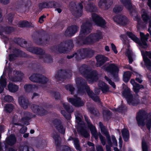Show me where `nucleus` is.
Masks as SVG:
<instances>
[{
  "label": "nucleus",
  "mask_w": 151,
  "mask_h": 151,
  "mask_svg": "<svg viewBox=\"0 0 151 151\" xmlns=\"http://www.w3.org/2000/svg\"><path fill=\"white\" fill-rule=\"evenodd\" d=\"M76 82L78 93L83 94L85 91L89 97L94 101H100L99 97L96 95L90 90L89 86L88 85L86 81L84 79L81 77L77 78L76 79Z\"/></svg>",
  "instance_id": "nucleus-1"
},
{
  "label": "nucleus",
  "mask_w": 151,
  "mask_h": 151,
  "mask_svg": "<svg viewBox=\"0 0 151 151\" xmlns=\"http://www.w3.org/2000/svg\"><path fill=\"white\" fill-rule=\"evenodd\" d=\"M91 26L90 23H85L82 24L81 26L80 31V35L76 41V43L78 45L82 46L84 45L83 43L84 36H81V34H88L90 33L91 31Z\"/></svg>",
  "instance_id": "nucleus-2"
},
{
  "label": "nucleus",
  "mask_w": 151,
  "mask_h": 151,
  "mask_svg": "<svg viewBox=\"0 0 151 151\" xmlns=\"http://www.w3.org/2000/svg\"><path fill=\"white\" fill-rule=\"evenodd\" d=\"M74 45L73 40H67L58 45V52L60 53H65L66 52L70 51L73 48Z\"/></svg>",
  "instance_id": "nucleus-3"
},
{
  "label": "nucleus",
  "mask_w": 151,
  "mask_h": 151,
  "mask_svg": "<svg viewBox=\"0 0 151 151\" xmlns=\"http://www.w3.org/2000/svg\"><path fill=\"white\" fill-rule=\"evenodd\" d=\"M23 43L25 45L26 50L31 53L39 55H42L45 53L43 49L34 46L31 43H27L26 41H24Z\"/></svg>",
  "instance_id": "nucleus-4"
},
{
  "label": "nucleus",
  "mask_w": 151,
  "mask_h": 151,
  "mask_svg": "<svg viewBox=\"0 0 151 151\" xmlns=\"http://www.w3.org/2000/svg\"><path fill=\"white\" fill-rule=\"evenodd\" d=\"M126 34L131 40L138 44L140 47L143 48L147 47V44L145 41L146 39H144V37H142V38L141 39V41L139 39L131 32L127 31Z\"/></svg>",
  "instance_id": "nucleus-5"
},
{
  "label": "nucleus",
  "mask_w": 151,
  "mask_h": 151,
  "mask_svg": "<svg viewBox=\"0 0 151 151\" xmlns=\"http://www.w3.org/2000/svg\"><path fill=\"white\" fill-rule=\"evenodd\" d=\"M69 7L70 9H74L75 7V10L73 13V15L76 17H79L81 16L83 11V6L82 3H79L76 4L74 2L70 3Z\"/></svg>",
  "instance_id": "nucleus-6"
},
{
  "label": "nucleus",
  "mask_w": 151,
  "mask_h": 151,
  "mask_svg": "<svg viewBox=\"0 0 151 151\" xmlns=\"http://www.w3.org/2000/svg\"><path fill=\"white\" fill-rule=\"evenodd\" d=\"M106 70L112 75L113 78L115 81H119L118 73L119 70L117 66L115 64H110L106 67Z\"/></svg>",
  "instance_id": "nucleus-7"
},
{
  "label": "nucleus",
  "mask_w": 151,
  "mask_h": 151,
  "mask_svg": "<svg viewBox=\"0 0 151 151\" xmlns=\"http://www.w3.org/2000/svg\"><path fill=\"white\" fill-rule=\"evenodd\" d=\"M29 80L34 82L45 84L47 83L48 79L43 75L39 73H34L29 77Z\"/></svg>",
  "instance_id": "nucleus-8"
},
{
  "label": "nucleus",
  "mask_w": 151,
  "mask_h": 151,
  "mask_svg": "<svg viewBox=\"0 0 151 151\" xmlns=\"http://www.w3.org/2000/svg\"><path fill=\"white\" fill-rule=\"evenodd\" d=\"M76 121L78 122V127L77 130L78 132L81 133V135L85 138H87L90 136V134L87 131L84 123H80L81 122V119L79 116H76Z\"/></svg>",
  "instance_id": "nucleus-9"
},
{
  "label": "nucleus",
  "mask_w": 151,
  "mask_h": 151,
  "mask_svg": "<svg viewBox=\"0 0 151 151\" xmlns=\"http://www.w3.org/2000/svg\"><path fill=\"white\" fill-rule=\"evenodd\" d=\"M45 31L41 29L36 32L35 34L32 37L35 43L37 45H42L43 43L42 38L45 36Z\"/></svg>",
  "instance_id": "nucleus-10"
},
{
  "label": "nucleus",
  "mask_w": 151,
  "mask_h": 151,
  "mask_svg": "<svg viewBox=\"0 0 151 151\" xmlns=\"http://www.w3.org/2000/svg\"><path fill=\"white\" fill-rule=\"evenodd\" d=\"M147 116V113L144 110H140L137 113L136 119L139 126H144V121Z\"/></svg>",
  "instance_id": "nucleus-11"
},
{
  "label": "nucleus",
  "mask_w": 151,
  "mask_h": 151,
  "mask_svg": "<svg viewBox=\"0 0 151 151\" xmlns=\"http://www.w3.org/2000/svg\"><path fill=\"white\" fill-rule=\"evenodd\" d=\"M70 73L68 70L61 69L56 73L55 77L58 81H62L68 78Z\"/></svg>",
  "instance_id": "nucleus-12"
},
{
  "label": "nucleus",
  "mask_w": 151,
  "mask_h": 151,
  "mask_svg": "<svg viewBox=\"0 0 151 151\" xmlns=\"http://www.w3.org/2000/svg\"><path fill=\"white\" fill-rule=\"evenodd\" d=\"M84 118L85 121L86 122L87 126L89 129L92 136L94 137L95 139H97L98 138V135L96 127L92 124L90 119L88 116L85 115Z\"/></svg>",
  "instance_id": "nucleus-13"
},
{
  "label": "nucleus",
  "mask_w": 151,
  "mask_h": 151,
  "mask_svg": "<svg viewBox=\"0 0 151 151\" xmlns=\"http://www.w3.org/2000/svg\"><path fill=\"white\" fill-rule=\"evenodd\" d=\"M78 53L82 57V59L90 58L93 56L94 52L93 50L89 48H84L78 50Z\"/></svg>",
  "instance_id": "nucleus-14"
},
{
  "label": "nucleus",
  "mask_w": 151,
  "mask_h": 151,
  "mask_svg": "<svg viewBox=\"0 0 151 151\" xmlns=\"http://www.w3.org/2000/svg\"><path fill=\"white\" fill-rule=\"evenodd\" d=\"M92 18L97 26L103 28L105 27L106 21L102 17L96 13H93L92 14Z\"/></svg>",
  "instance_id": "nucleus-15"
},
{
  "label": "nucleus",
  "mask_w": 151,
  "mask_h": 151,
  "mask_svg": "<svg viewBox=\"0 0 151 151\" xmlns=\"http://www.w3.org/2000/svg\"><path fill=\"white\" fill-rule=\"evenodd\" d=\"M31 108L33 113L41 116H45L48 113L47 111L42 107L39 106L38 105L32 104Z\"/></svg>",
  "instance_id": "nucleus-16"
},
{
  "label": "nucleus",
  "mask_w": 151,
  "mask_h": 151,
  "mask_svg": "<svg viewBox=\"0 0 151 151\" xmlns=\"http://www.w3.org/2000/svg\"><path fill=\"white\" fill-rule=\"evenodd\" d=\"M98 72L96 70H90L85 78L88 80L89 83H93L98 81Z\"/></svg>",
  "instance_id": "nucleus-17"
},
{
  "label": "nucleus",
  "mask_w": 151,
  "mask_h": 151,
  "mask_svg": "<svg viewBox=\"0 0 151 151\" xmlns=\"http://www.w3.org/2000/svg\"><path fill=\"white\" fill-rule=\"evenodd\" d=\"M113 19L115 22L122 26H125L129 23V20L127 17L125 16L122 14L115 16Z\"/></svg>",
  "instance_id": "nucleus-18"
},
{
  "label": "nucleus",
  "mask_w": 151,
  "mask_h": 151,
  "mask_svg": "<svg viewBox=\"0 0 151 151\" xmlns=\"http://www.w3.org/2000/svg\"><path fill=\"white\" fill-rule=\"evenodd\" d=\"M52 122L55 128L59 132L62 134H65V127L64 126L62 122L60 119H55Z\"/></svg>",
  "instance_id": "nucleus-19"
},
{
  "label": "nucleus",
  "mask_w": 151,
  "mask_h": 151,
  "mask_svg": "<svg viewBox=\"0 0 151 151\" xmlns=\"http://www.w3.org/2000/svg\"><path fill=\"white\" fill-rule=\"evenodd\" d=\"M52 122L55 128L59 132L62 134H65V127L64 126L62 122L60 119H55Z\"/></svg>",
  "instance_id": "nucleus-20"
},
{
  "label": "nucleus",
  "mask_w": 151,
  "mask_h": 151,
  "mask_svg": "<svg viewBox=\"0 0 151 151\" xmlns=\"http://www.w3.org/2000/svg\"><path fill=\"white\" fill-rule=\"evenodd\" d=\"M78 28V27L75 24L68 27L65 32L64 35L66 37L73 36L77 32Z\"/></svg>",
  "instance_id": "nucleus-21"
},
{
  "label": "nucleus",
  "mask_w": 151,
  "mask_h": 151,
  "mask_svg": "<svg viewBox=\"0 0 151 151\" xmlns=\"http://www.w3.org/2000/svg\"><path fill=\"white\" fill-rule=\"evenodd\" d=\"M24 117L21 119V122L24 125H28L29 124V121L31 119L36 117L35 114L29 111H24L23 113Z\"/></svg>",
  "instance_id": "nucleus-22"
},
{
  "label": "nucleus",
  "mask_w": 151,
  "mask_h": 151,
  "mask_svg": "<svg viewBox=\"0 0 151 151\" xmlns=\"http://www.w3.org/2000/svg\"><path fill=\"white\" fill-rule=\"evenodd\" d=\"M96 60V66L97 67H101L102 66L106 61L109 60V58L105 56L99 54L95 57Z\"/></svg>",
  "instance_id": "nucleus-23"
},
{
  "label": "nucleus",
  "mask_w": 151,
  "mask_h": 151,
  "mask_svg": "<svg viewBox=\"0 0 151 151\" xmlns=\"http://www.w3.org/2000/svg\"><path fill=\"white\" fill-rule=\"evenodd\" d=\"M68 101L73 106L76 107H80L84 105L83 101L81 100V98L76 96L74 98H70L68 99Z\"/></svg>",
  "instance_id": "nucleus-24"
},
{
  "label": "nucleus",
  "mask_w": 151,
  "mask_h": 151,
  "mask_svg": "<svg viewBox=\"0 0 151 151\" xmlns=\"http://www.w3.org/2000/svg\"><path fill=\"white\" fill-rule=\"evenodd\" d=\"M122 3L127 8L131 16H133L134 14H135L137 12L136 10L133 8L129 0H120Z\"/></svg>",
  "instance_id": "nucleus-25"
},
{
  "label": "nucleus",
  "mask_w": 151,
  "mask_h": 151,
  "mask_svg": "<svg viewBox=\"0 0 151 151\" xmlns=\"http://www.w3.org/2000/svg\"><path fill=\"white\" fill-rule=\"evenodd\" d=\"M147 56H148L151 59V52L150 51H145V55L142 54V56L145 65L148 70L151 71V61L147 57Z\"/></svg>",
  "instance_id": "nucleus-26"
},
{
  "label": "nucleus",
  "mask_w": 151,
  "mask_h": 151,
  "mask_svg": "<svg viewBox=\"0 0 151 151\" xmlns=\"http://www.w3.org/2000/svg\"><path fill=\"white\" fill-rule=\"evenodd\" d=\"M122 95L125 98L127 103H130L132 100L133 96L130 94V89L129 88H125L122 92Z\"/></svg>",
  "instance_id": "nucleus-27"
},
{
  "label": "nucleus",
  "mask_w": 151,
  "mask_h": 151,
  "mask_svg": "<svg viewBox=\"0 0 151 151\" xmlns=\"http://www.w3.org/2000/svg\"><path fill=\"white\" fill-rule=\"evenodd\" d=\"M113 4L112 0H100L98 5L99 7L102 8L104 7L108 9Z\"/></svg>",
  "instance_id": "nucleus-28"
},
{
  "label": "nucleus",
  "mask_w": 151,
  "mask_h": 151,
  "mask_svg": "<svg viewBox=\"0 0 151 151\" xmlns=\"http://www.w3.org/2000/svg\"><path fill=\"white\" fill-rule=\"evenodd\" d=\"M79 70L80 73L85 78L90 71L88 66L85 64L82 65L79 68Z\"/></svg>",
  "instance_id": "nucleus-29"
},
{
  "label": "nucleus",
  "mask_w": 151,
  "mask_h": 151,
  "mask_svg": "<svg viewBox=\"0 0 151 151\" xmlns=\"http://www.w3.org/2000/svg\"><path fill=\"white\" fill-rule=\"evenodd\" d=\"M19 104L24 109H27L29 105L27 99L23 97L19 98L18 99Z\"/></svg>",
  "instance_id": "nucleus-30"
},
{
  "label": "nucleus",
  "mask_w": 151,
  "mask_h": 151,
  "mask_svg": "<svg viewBox=\"0 0 151 151\" xmlns=\"http://www.w3.org/2000/svg\"><path fill=\"white\" fill-rule=\"evenodd\" d=\"M99 88L103 93H105L109 91V88L108 86L104 82H100L99 83Z\"/></svg>",
  "instance_id": "nucleus-31"
},
{
  "label": "nucleus",
  "mask_w": 151,
  "mask_h": 151,
  "mask_svg": "<svg viewBox=\"0 0 151 151\" xmlns=\"http://www.w3.org/2000/svg\"><path fill=\"white\" fill-rule=\"evenodd\" d=\"M12 52L15 54V55L17 56V57H20L27 58L28 55L24 51L16 48H15L13 50Z\"/></svg>",
  "instance_id": "nucleus-32"
},
{
  "label": "nucleus",
  "mask_w": 151,
  "mask_h": 151,
  "mask_svg": "<svg viewBox=\"0 0 151 151\" xmlns=\"http://www.w3.org/2000/svg\"><path fill=\"white\" fill-rule=\"evenodd\" d=\"M16 141V138L15 135L11 134L7 138L6 142L9 145L12 146L15 144Z\"/></svg>",
  "instance_id": "nucleus-33"
},
{
  "label": "nucleus",
  "mask_w": 151,
  "mask_h": 151,
  "mask_svg": "<svg viewBox=\"0 0 151 151\" xmlns=\"http://www.w3.org/2000/svg\"><path fill=\"white\" fill-rule=\"evenodd\" d=\"M18 86L12 83H10L8 85V90L9 92L15 93L19 89Z\"/></svg>",
  "instance_id": "nucleus-34"
},
{
  "label": "nucleus",
  "mask_w": 151,
  "mask_h": 151,
  "mask_svg": "<svg viewBox=\"0 0 151 151\" xmlns=\"http://www.w3.org/2000/svg\"><path fill=\"white\" fill-rule=\"evenodd\" d=\"M122 137L124 141H128L129 137V130L126 128H124L121 131Z\"/></svg>",
  "instance_id": "nucleus-35"
},
{
  "label": "nucleus",
  "mask_w": 151,
  "mask_h": 151,
  "mask_svg": "<svg viewBox=\"0 0 151 151\" xmlns=\"http://www.w3.org/2000/svg\"><path fill=\"white\" fill-rule=\"evenodd\" d=\"M86 11L90 12H96L97 8L93 3H90L87 4V6L85 7Z\"/></svg>",
  "instance_id": "nucleus-36"
},
{
  "label": "nucleus",
  "mask_w": 151,
  "mask_h": 151,
  "mask_svg": "<svg viewBox=\"0 0 151 151\" xmlns=\"http://www.w3.org/2000/svg\"><path fill=\"white\" fill-rule=\"evenodd\" d=\"M92 38L93 39L94 43L99 41L102 37V33L101 32H99L96 33L90 34Z\"/></svg>",
  "instance_id": "nucleus-37"
},
{
  "label": "nucleus",
  "mask_w": 151,
  "mask_h": 151,
  "mask_svg": "<svg viewBox=\"0 0 151 151\" xmlns=\"http://www.w3.org/2000/svg\"><path fill=\"white\" fill-rule=\"evenodd\" d=\"M102 113L104 119L107 121H108L110 119L111 116V113L109 110L108 109L103 110Z\"/></svg>",
  "instance_id": "nucleus-38"
},
{
  "label": "nucleus",
  "mask_w": 151,
  "mask_h": 151,
  "mask_svg": "<svg viewBox=\"0 0 151 151\" xmlns=\"http://www.w3.org/2000/svg\"><path fill=\"white\" fill-rule=\"evenodd\" d=\"M141 17L144 22L145 23L151 20V16L149 15L147 12L145 11L142 12Z\"/></svg>",
  "instance_id": "nucleus-39"
},
{
  "label": "nucleus",
  "mask_w": 151,
  "mask_h": 151,
  "mask_svg": "<svg viewBox=\"0 0 151 151\" xmlns=\"http://www.w3.org/2000/svg\"><path fill=\"white\" fill-rule=\"evenodd\" d=\"M90 34L86 37L84 36V41L83 42L84 45H91L94 43V42H93V39L92 38Z\"/></svg>",
  "instance_id": "nucleus-40"
},
{
  "label": "nucleus",
  "mask_w": 151,
  "mask_h": 151,
  "mask_svg": "<svg viewBox=\"0 0 151 151\" xmlns=\"http://www.w3.org/2000/svg\"><path fill=\"white\" fill-rule=\"evenodd\" d=\"M18 151H35L32 147L27 145H19L18 148Z\"/></svg>",
  "instance_id": "nucleus-41"
},
{
  "label": "nucleus",
  "mask_w": 151,
  "mask_h": 151,
  "mask_svg": "<svg viewBox=\"0 0 151 151\" xmlns=\"http://www.w3.org/2000/svg\"><path fill=\"white\" fill-rule=\"evenodd\" d=\"M132 74V73L127 71L124 72L123 75V81L125 83H127L129 81Z\"/></svg>",
  "instance_id": "nucleus-42"
},
{
  "label": "nucleus",
  "mask_w": 151,
  "mask_h": 151,
  "mask_svg": "<svg viewBox=\"0 0 151 151\" xmlns=\"http://www.w3.org/2000/svg\"><path fill=\"white\" fill-rule=\"evenodd\" d=\"M14 108V106L13 104H7L5 105L4 108V109L5 112L9 113L12 112Z\"/></svg>",
  "instance_id": "nucleus-43"
},
{
  "label": "nucleus",
  "mask_w": 151,
  "mask_h": 151,
  "mask_svg": "<svg viewBox=\"0 0 151 151\" xmlns=\"http://www.w3.org/2000/svg\"><path fill=\"white\" fill-rule=\"evenodd\" d=\"M52 137L55 140V144L56 145V148L58 149V148H60V142L59 140V135L57 134H53Z\"/></svg>",
  "instance_id": "nucleus-44"
},
{
  "label": "nucleus",
  "mask_w": 151,
  "mask_h": 151,
  "mask_svg": "<svg viewBox=\"0 0 151 151\" xmlns=\"http://www.w3.org/2000/svg\"><path fill=\"white\" fill-rule=\"evenodd\" d=\"M35 87V85L29 84H26L24 86L25 92H32Z\"/></svg>",
  "instance_id": "nucleus-45"
},
{
  "label": "nucleus",
  "mask_w": 151,
  "mask_h": 151,
  "mask_svg": "<svg viewBox=\"0 0 151 151\" xmlns=\"http://www.w3.org/2000/svg\"><path fill=\"white\" fill-rule=\"evenodd\" d=\"M88 110L91 114L95 116H99L100 115L99 111L93 107H90Z\"/></svg>",
  "instance_id": "nucleus-46"
},
{
  "label": "nucleus",
  "mask_w": 151,
  "mask_h": 151,
  "mask_svg": "<svg viewBox=\"0 0 151 151\" xmlns=\"http://www.w3.org/2000/svg\"><path fill=\"white\" fill-rule=\"evenodd\" d=\"M144 88V86L143 85L137 83H135V84L133 85L134 91L136 93H138L140 89Z\"/></svg>",
  "instance_id": "nucleus-47"
},
{
  "label": "nucleus",
  "mask_w": 151,
  "mask_h": 151,
  "mask_svg": "<svg viewBox=\"0 0 151 151\" xmlns=\"http://www.w3.org/2000/svg\"><path fill=\"white\" fill-rule=\"evenodd\" d=\"M18 25L19 27L22 28L29 27L30 26L29 22L28 21H26L19 22Z\"/></svg>",
  "instance_id": "nucleus-48"
},
{
  "label": "nucleus",
  "mask_w": 151,
  "mask_h": 151,
  "mask_svg": "<svg viewBox=\"0 0 151 151\" xmlns=\"http://www.w3.org/2000/svg\"><path fill=\"white\" fill-rule=\"evenodd\" d=\"M51 94L54 98L56 101H58L60 99V94L59 92L56 91H53L51 92Z\"/></svg>",
  "instance_id": "nucleus-49"
},
{
  "label": "nucleus",
  "mask_w": 151,
  "mask_h": 151,
  "mask_svg": "<svg viewBox=\"0 0 151 151\" xmlns=\"http://www.w3.org/2000/svg\"><path fill=\"white\" fill-rule=\"evenodd\" d=\"M45 53L42 55H44L45 58L44 60L45 62L47 63H50L52 62V56L49 54H45Z\"/></svg>",
  "instance_id": "nucleus-50"
},
{
  "label": "nucleus",
  "mask_w": 151,
  "mask_h": 151,
  "mask_svg": "<svg viewBox=\"0 0 151 151\" xmlns=\"http://www.w3.org/2000/svg\"><path fill=\"white\" fill-rule=\"evenodd\" d=\"M127 110V107L124 105H122L121 106L115 109L116 111L120 113H125Z\"/></svg>",
  "instance_id": "nucleus-51"
},
{
  "label": "nucleus",
  "mask_w": 151,
  "mask_h": 151,
  "mask_svg": "<svg viewBox=\"0 0 151 151\" xmlns=\"http://www.w3.org/2000/svg\"><path fill=\"white\" fill-rule=\"evenodd\" d=\"M14 30V27H12L7 26L4 29V31L6 34H9Z\"/></svg>",
  "instance_id": "nucleus-52"
},
{
  "label": "nucleus",
  "mask_w": 151,
  "mask_h": 151,
  "mask_svg": "<svg viewBox=\"0 0 151 151\" xmlns=\"http://www.w3.org/2000/svg\"><path fill=\"white\" fill-rule=\"evenodd\" d=\"M74 144L76 149L77 150H79L81 149L79 141L78 138H74Z\"/></svg>",
  "instance_id": "nucleus-53"
},
{
  "label": "nucleus",
  "mask_w": 151,
  "mask_h": 151,
  "mask_svg": "<svg viewBox=\"0 0 151 151\" xmlns=\"http://www.w3.org/2000/svg\"><path fill=\"white\" fill-rule=\"evenodd\" d=\"M65 87L66 89L69 91L72 94L74 93L75 89L72 85L67 84L65 86Z\"/></svg>",
  "instance_id": "nucleus-54"
},
{
  "label": "nucleus",
  "mask_w": 151,
  "mask_h": 151,
  "mask_svg": "<svg viewBox=\"0 0 151 151\" xmlns=\"http://www.w3.org/2000/svg\"><path fill=\"white\" fill-rule=\"evenodd\" d=\"M126 55L128 58L129 63L130 64H132L133 61V59L132 57L131 52L129 50H128L126 53Z\"/></svg>",
  "instance_id": "nucleus-55"
},
{
  "label": "nucleus",
  "mask_w": 151,
  "mask_h": 151,
  "mask_svg": "<svg viewBox=\"0 0 151 151\" xmlns=\"http://www.w3.org/2000/svg\"><path fill=\"white\" fill-rule=\"evenodd\" d=\"M63 106L64 108L66 110L68 113H70L73 112V110L71 109V107L70 105L65 103H64L63 104Z\"/></svg>",
  "instance_id": "nucleus-56"
},
{
  "label": "nucleus",
  "mask_w": 151,
  "mask_h": 151,
  "mask_svg": "<svg viewBox=\"0 0 151 151\" xmlns=\"http://www.w3.org/2000/svg\"><path fill=\"white\" fill-rule=\"evenodd\" d=\"M99 125L102 133L104 134L106 133V132H108L106 131L105 127L103 125L102 122H100L99 123Z\"/></svg>",
  "instance_id": "nucleus-57"
},
{
  "label": "nucleus",
  "mask_w": 151,
  "mask_h": 151,
  "mask_svg": "<svg viewBox=\"0 0 151 151\" xmlns=\"http://www.w3.org/2000/svg\"><path fill=\"white\" fill-rule=\"evenodd\" d=\"M106 133L104 134L106 137L107 139V143L110 147L112 146V143L110 138V137L108 132H106Z\"/></svg>",
  "instance_id": "nucleus-58"
},
{
  "label": "nucleus",
  "mask_w": 151,
  "mask_h": 151,
  "mask_svg": "<svg viewBox=\"0 0 151 151\" xmlns=\"http://www.w3.org/2000/svg\"><path fill=\"white\" fill-rule=\"evenodd\" d=\"M16 76L19 79L20 81H21L23 78L24 74L20 71H17L16 73Z\"/></svg>",
  "instance_id": "nucleus-59"
},
{
  "label": "nucleus",
  "mask_w": 151,
  "mask_h": 151,
  "mask_svg": "<svg viewBox=\"0 0 151 151\" xmlns=\"http://www.w3.org/2000/svg\"><path fill=\"white\" fill-rule=\"evenodd\" d=\"M48 4L47 2H43L39 4L38 6L40 9H42L44 8H48Z\"/></svg>",
  "instance_id": "nucleus-60"
},
{
  "label": "nucleus",
  "mask_w": 151,
  "mask_h": 151,
  "mask_svg": "<svg viewBox=\"0 0 151 151\" xmlns=\"http://www.w3.org/2000/svg\"><path fill=\"white\" fill-rule=\"evenodd\" d=\"M122 10V6L119 5L117 6H115L113 9V11L114 12L117 13L121 11Z\"/></svg>",
  "instance_id": "nucleus-61"
},
{
  "label": "nucleus",
  "mask_w": 151,
  "mask_h": 151,
  "mask_svg": "<svg viewBox=\"0 0 151 151\" xmlns=\"http://www.w3.org/2000/svg\"><path fill=\"white\" fill-rule=\"evenodd\" d=\"M4 100L5 101L11 102L13 100V98L11 96L6 95L4 96Z\"/></svg>",
  "instance_id": "nucleus-62"
},
{
  "label": "nucleus",
  "mask_w": 151,
  "mask_h": 151,
  "mask_svg": "<svg viewBox=\"0 0 151 151\" xmlns=\"http://www.w3.org/2000/svg\"><path fill=\"white\" fill-rule=\"evenodd\" d=\"M142 151H148L147 146L145 141H142Z\"/></svg>",
  "instance_id": "nucleus-63"
},
{
  "label": "nucleus",
  "mask_w": 151,
  "mask_h": 151,
  "mask_svg": "<svg viewBox=\"0 0 151 151\" xmlns=\"http://www.w3.org/2000/svg\"><path fill=\"white\" fill-rule=\"evenodd\" d=\"M9 60L10 61H14L15 59V58L17 57V56L15 55L13 53L9 55Z\"/></svg>",
  "instance_id": "nucleus-64"
}]
</instances>
